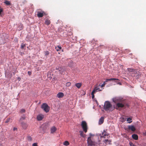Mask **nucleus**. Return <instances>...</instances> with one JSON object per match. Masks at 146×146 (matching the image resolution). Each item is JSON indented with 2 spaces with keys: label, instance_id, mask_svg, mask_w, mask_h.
Segmentation results:
<instances>
[{
  "label": "nucleus",
  "instance_id": "72a5a7b5",
  "mask_svg": "<svg viewBox=\"0 0 146 146\" xmlns=\"http://www.w3.org/2000/svg\"><path fill=\"white\" fill-rule=\"evenodd\" d=\"M27 139L29 141H31L32 140V138L30 136H28L27 137Z\"/></svg>",
  "mask_w": 146,
  "mask_h": 146
},
{
  "label": "nucleus",
  "instance_id": "9b49d317",
  "mask_svg": "<svg viewBox=\"0 0 146 146\" xmlns=\"http://www.w3.org/2000/svg\"><path fill=\"white\" fill-rule=\"evenodd\" d=\"M102 90H100V89L99 88V86H95L94 88V90L92 91V92L93 93H95L96 92L98 91H101Z\"/></svg>",
  "mask_w": 146,
  "mask_h": 146
},
{
  "label": "nucleus",
  "instance_id": "a211bd4d",
  "mask_svg": "<svg viewBox=\"0 0 146 146\" xmlns=\"http://www.w3.org/2000/svg\"><path fill=\"white\" fill-rule=\"evenodd\" d=\"M56 129V128L55 126H53L50 129L51 133H53L55 132Z\"/></svg>",
  "mask_w": 146,
  "mask_h": 146
},
{
  "label": "nucleus",
  "instance_id": "603ef678",
  "mask_svg": "<svg viewBox=\"0 0 146 146\" xmlns=\"http://www.w3.org/2000/svg\"><path fill=\"white\" fill-rule=\"evenodd\" d=\"M146 135V132H145Z\"/></svg>",
  "mask_w": 146,
  "mask_h": 146
},
{
  "label": "nucleus",
  "instance_id": "f257e3e1",
  "mask_svg": "<svg viewBox=\"0 0 146 146\" xmlns=\"http://www.w3.org/2000/svg\"><path fill=\"white\" fill-rule=\"evenodd\" d=\"M104 108L106 111H111L114 110L115 107H112V105L109 101H106L104 103Z\"/></svg>",
  "mask_w": 146,
  "mask_h": 146
},
{
  "label": "nucleus",
  "instance_id": "2eb2a0df",
  "mask_svg": "<svg viewBox=\"0 0 146 146\" xmlns=\"http://www.w3.org/2000/svg\"><path fill=\"white\" fill-rule=\"evenodd\" d=\"M104 133V135L103 136H101V137H103L105 138L106 136H108L109 135V134L107 133L106 130H105L104 129V131L102 133V135H103Z\"/></svg>",
  "mask_w": 146,
  "mask_h": 146
},
{
  "label": "nucleus",
  "instance_id": "c9c22d12",
  "mask_svg": "<svg viewBox=\"0 0 146 146\" xmlns=\"http://www.w3.org/2000/svg\"><path fill=\"white\" fill-rule=\"evenodd\" d=\"M129 144L130 146H136L133 143L131 142H130L129 143Z\"/></svg>",
  "mask_w": 146,
  "mask_h": 146
},
{
  "label": "nucleus",
  "instance_id": "bb28decb",
  "mask_svg": "<svg viewBox=\"0 0 146 146\" xmlns=\"http://www.w3.org/2000/svg\"><path fill=\"white\" fill-rule=\"evenodd\" d=\"M44 56L47 57V56L49 54V52L47 51H44Z\"/></svg>",
  "mask_w": 146,
  "mask_h": 146
},
{
  "label": "nucleus",
  "instance_id": "2f4dec72",
  "mask_svg": "<svg viewBox=\"0 0 146 146\" xmlns=\"http://www.w3.org/2000/svg\"><path fill=\"white\" fill-rule=\"evenodd\" d=\"M16 68H13V70L12 71V72L13 75H15L16 73Z\"/></svg>",
  "mask_w": 146,
  "mask_h": 146
},
{
  "label": "nucleus",
  "instance_id": "c85d7f7f",
  "mask_svg": "<svg viewBox=\"0 0 146 146\" xmlns=\"http://www.w3.org/2000/svg\"><path fill=\"white\" fill-rule=\"evenodd\" d=\"M118 99L117 98H115L113 99V101L115 103H116L117 102H119L118 101Z\"/></svg>",
  "mask_w": 146,
  "mask_h": 146
},
{
  "label": "nucleus",
  "instance_id": "473e14b6",
  "mask_svg": "<svg viewBox=\"0 0 146 146\" xmlns=\"http://www.w3.org/2000/svg\"><path fill=\"white\" fill-rule=\"evenodd\" d=\"M25 46V45L23 43H22L21 45V49H23L24 47Z\"/></svg>",
  "mask_w": 146,
  "mask_h": 146
},
{
  "label": "nucleus",
  "instance_id": "9d476101",
  "mask_svg": "<svg viewBox=\"0 0 146 146\" xmlns=\"http://www.w3.org/2000/svg\"><path fill=\"white\" fill-rule=\"evenodd\" d=\"M21 125L23 128L24 129H26L28 125L27 123L24 122L20 123Z\"/></svg>",
  "mask_w": 146,
  "mask_h": 146
},
{
  "label": "nucleus",
  "instance_id": "7ed1b4c3",
  "mask_svg": "<svg viewBox=\"0 0 146 146\" xmlns=\"http://www.w3.org/2000/svg\"><path fill=\"white\" fill-rule=\"evenodd\" d=\"M41 107L46 113H47L49 111V107L46 103H43Z\"/></svg>",
  "mask_w": 146,
  "mask_h": 146
},
{
  "label": "nucleus",
  "instance_id": "4468645a",
  "mask_svg": "<svg viewBox=\"0 0 146 146\" xmlns=\"http://www.w3.org/2000/svg\"><path fill=\"white\" fill-rule=\"evenodd\" d=\"M129 129L132 131H134L135 130V128L133 125H129L128 126Z\"/></svg>",
  "mask_w": 146,
  "mask_h": 146
},
{
  "label": "nucleus",
  "instance_id": "ddd939ff",
  "mask_svg": "<svg viewBox=\"0 0 146 146\" xmlns=\"http://www.w3.org/2000/svg\"><path fill=\"white\" fill-rule=\"evenodd\" d=\"M127 70L129 72V73L131 74V76L132 75V74H133L134 72L136 70L133 69L132 68H128Z\"/></svg>",
  "mask_w": 146,
  "mask_h": 146
},
{
  "label": "nucleus",
  "instance_id": "a878e982",
  "mask_svg": "<svg viewBox=\"0 0 146 146\" xmlns=\"http://www.w3.org/2000/svg\"><path fill=\"white\" fill-rule=\"evenodd\" d=\"M4 3L7 5H10V4H11V3H10V1H5L4 2Z\"/></svg>",
  "mask_w": 146,
  "mask_h": 146
},
{
  "label": "nucleus",
  "instance_id": "c03bdc74",
  "mask_svg": "<svg viewBox=\"0 0 146 146\" xmlns=\"http://www.w3.org/2000/svg\"><path fill=\"white\" fill-rule=\"evenodd\" d=\"M31 71H28V74L29 75H31Z\"/></svg>",
  "mask_w": 146,
  "mask_h": 146
},
{
  "label": "nucleus",
  "instance_id": "a19ab883",
  "mask_svg": "<svg viewBox=\"0 0 146 146\" xmlns=\"http://www.w3.org/2000/svg\"><path fill=\"white\" fill-rule=\"evenodd\" d=\"M33 146H38L37 145V143H34L33 144Z\"/></svg>",
  "mask_w": 146,
  "mask_h": 146
},
{
  "label": "nucleus",
  "instance_id": "3c124183",
  "mask_svg": "<svg viewBox=\"0 0 146 146\" xmlns=\"http://www.w3.org/2000/svg\"><path fill=\"white\" fill-rule=\"evenodd\" d=\"M0 146H2L1 145H0Z\"/></svg>",
  "mask_w": 146,
  "mask_h": 146
},
{
  "label": "nucleus",
  "instance_id": "cd10ccee",
  "mask_svg": "<svg viewBox=\"0 0 146 146\" xmlns=\"http://www.w3.org/2000/svg\"><path fill=\"white\" fill-rule=\"evenodd\" d=\"M80 133V134L81 136L83 137H85V134H84L83 133V132L82 131H79Z\"/></svg>",
  "mask_w": 146,
  "mask_h": 146
},
{
  "label": "nucleus",
  "instance_id": "aec40b11",
  "mask_svg": "<svg viewBox=\"0 0 146 146\" xmlns=\"http://www.w3.org/2000/svg\"><path fill=\"white\" fill-rule=\"evenodd\" d=\"M132 138L135 140H137L138 139V136L137 135L133 134L132 135Z\"/></svg>",
  "mask_w": 146,
  "mask_h": 146
},
{
  "label": "nucleus",
  "instance_id": "f704fd0d",
  "mask_svg": "<svg viewBox=\"0 0 146 146\" xmlns=\"http://www.w3.org/2000/svg\"><path fill=\"white\" fill-rule=\"evenodd\" d=\"M71 84V83L70 82H67L66 83V86L67 87L70 86Z\"/></svg>",
  "mask_w": 146,
  "mask_h": 146
},
{
  "label": "nucleus",
  "instance_id": "20e7f679",
  "mask_svg": "<svg viewBox=\"0 0 146 146\" xmlns=\"http://www.w3.org/2000/svg\"><path fill=\"white\" fill-rule=\"evenodd\" d=\"M118 80V79L115 78H111L109 79H107L106 80V81L104 82L103 84H102L101 85L100 84L99 85V86H100L102 87H103L104 86L105 84H106V82L108 81H110L111 80Z\"/></svg>",
  "mask_w": 146,
  "mask_h": 146
},
{
  "label": "nucleus",
  "instance_id": "412c9836",
  "mask_svg": "<svg viewBox=\"0 0 146 146\" xmlns=\"http://www.w3.org/2000/svg\"><path fill=\"white\" fill-rule=\"evenodd\" d=\"M23 28V25L22 24H19L17 29L19 30H22Z\"/></svg>",
  "mask_w": 146,
  "mask_h": 146
},
{
  "label": "nucleus",
  "instance_id": "79ce46f5",
  "mask_svg": "<svg viewBox=\"0 0 146 146\" xmlns=\"http://www.w3.org/2000/svg\"><path fill=\"white\" fill-rule=\"evenodd\" d=\"M108 142L109 144H111V140H108Z\"/></svg>",
  "mask_w": 146,
  "mask_h": 146
},
{
  "label": "nucleus",
  "instance_id": "f8f14e48",
  "mask_svg": "<svg viewBox=\"0 0 146 146\" xmlns=\"http://www.w3.org/2000/svg\"><path fill=\"white\" fill-rule=\"evenodd\" d=\"M26 118L25 115L24 114H23V115L21 116L19 120V122L20 123L24 122L23 121Z\"/></svg>",
  "mask_w": 146,
  "mask_h": 146
},
{
  "label": "nucleus",
  "instance_id": "6ab92c4d",
  "mask_svg": "<svg viewBox=\"0 0 146 146\" xmlns=\"http://www.w3.org/2000/svg\"><path fill=\"white\" fill-rule=\"evenodd\" d=\"M104 121V118L103 117H101L100 119H99V124H101L103 123Z\"/></svg>",
  "mask_w": 146,
  "mask_h": 146
},
{
  "label": "nucleus",
  "instance_id": "f3484780",
  "mask_svg": "<svg viewBox=\"0 0 146 146\" xmlns=\"http://www.w3.org/2000/svg\"><path fill=\"white\" fill-rule=\"evenodd\" d=\"M57 96L58 98H61L64 96V94L63 93L60 92L58 93Z\"/></svg>",
  "mask_w": 146,
  "mask_h": 146
},
{
  "label": "nucleus",
  "instance_id": "ea45409f",
  "mask_svg": "<svg viewBox=\"0 0 146 146\" xmlns=\"http://www.w3.org/2000/svg\"><path fill=\"white\" fill-rule=\"evenodd\" d=\"M95 93H93L92 92L91 95H92V98H93L94 97V94Z\"/></svg>",
  "mask_w": 146,
  "mask_h": 146
},
{
  "label": "nucleus",
  "instance_id": "39448f33",
  "mask_svg": "<svg viewBox=\"0 0 146 146\" xmlns=\"http://www.w3.org/2000/svg\"><path fill=\"white\" fill-rule=\"evenodd\" d=\"M81 126L84 131L86 133L87 131V126L86 122L85 121H82V122Z\"/></svg>",
  "mask_w": 146,
  "mask_h": 146
},
{
  "label": "nucleus",
  "instance_id": "09e8293b",
  "mask_svg": "<svg viewBox=\"0 0 146 146\" xmlns=\"http://www.w3.org/2000/svg\"><path fill=\"white\" fill-rule=\"evenodd\" d=\"M44 125H42V127L43 126H44Z\"/></svg>",
  "mask_w": 146,
  "mask_h": 146
},
{
  "label": "nucleus",
  "instance_id": "1a4fd4ad",
  "mask_svg": "<svg viewBox=\"0 0 146 146\" xmlns=\"http://www.w3.org/2000/svg\"><path fill=\"white\" fill-rule=\"evenodd\" d=\"M56 70L58 71L60 74H62L64 71L65 70L64 68L58 67L56 68Z\"/></svg>",
  "mask_w": 146,
  "mask_h": 146
},
{
  "label": "nucleus",
  "instance_id": "393cba45",
  "mask_svg": "<svg viewBox=\"0 0 146 146\" xmlns=\"http://www.w3.org/2000/svg\"><path fill=\"white\" fill-rule=\"evenodd\" d=\"M61 48H62V47L59 46H57L56 47H55V49H56V50L57 51H59V50H60V49H61Z\"/></svg>",
  "mask_w": 146,
  "mask_h": 146
},
{
  "label": "nucleus",
  "instance_id": "423d86ee",
  "mask_svg": "<svg viewBox=\"0 0 146 146\" xmlns=\"http://www.w3.org/2000/svg\"><path fill=\"white\" fill-rule=\"evenodd\" d=\"M134 72L133 74H132L131 76L135 77L137 79H139L140 76V73L137 70Z\"/></svg>",
  "mask_w": 146,
  "mask_h": 146
},
{
  "label": "nucleus",
  "instance_id": "0eeeda50",
  "mask_svg": "<svg viewBox=\"0 0 146 146\" xmlns=\"http://www.w3.org/2000/svg\"><path fill=\"white\" fill-rule=\"evenodd\" d=\"M87 143L89 145L92 146L95 144V142L92 141L91 138V137H88L87 140Z\"/></svg>",
  "mask_w": 146,
  "mask_h": 146
},
{
  "label": "nucleus",
  "instance_id": "b1692460",
  "mask_svg": "<svg viewBox=\"0 0 146 146\" xmlns=\"http://www.w3.org/2000/svg\"><path fill=\"white\" fill-rule=\"evenodd\" d=\"M69 144L70 143L69 142L67 141H64L63 143V145L65 146L68 145H69Z\"/></svg>",
  "mask_w": 146,
  "mask_h": 146
},
{
  "label": "nucleus",
  "instance_id": "4c0bfd02",
  "mask_svg": "<svg viewBox=\"0 0 146 146\" xmlns=\"http://www.w3.org/2000/svg\"><path fill=\"white\" fill-rule=\"evenodd\" d=\"M118 80H119L118 79ZM117 80H114V82H117V84H119V85H121V83L120 82H117L116 81ZM118 81L119 80H117Z\"/></svg>",
  "mask_w": 146,
  "mask_h": 146
},
{
  "label": "nucleus",
  "instance_id": "7c9ffc66",
  "mask_svg": "<svg viewBox=\"0 0 146 146\" xmlns=\"http://www.w3.org/2000/svg\"><path fill=\"white\" fill-rule=\"evenodd\" d=\"M131 119L130 118V117L128 118L127 119V121H128V123H130L132 121H131Z\"/></svg>",
  "mask_w": 146,
  "mask_h": 146
},
{
  "label": "nucleus",
  "instance_id": "dca6fc26",
  "mask_svg": "<svg viewBox=\"0 0 146 146\" xmlns=\"http://www.w3.org/2000/svg\"><path fill=\"white\" fill-rule=\"evenodd\" d=\"M43 118V116L42 115H39L37 117V119L39 121L41 120Z\"/></svg>",
  "mask_w": 146,
  "mask_h": 146
},
{
  "label": "nucleus",
  "instance_id": "e433bc0d",
  "mask_svg": "<svg viewBox=\"0 0 146 146\" xmlns=\"http://www.w3.org/2000/svg\"><path fill=\"white\" fill-rule=\"evenodd\" d=\"M25 109H22L21 110V111H20V112L21 113H25Z\"/></svg>",
  "mask_w": 146,
  "mask_h": 146
},
{
  "label": "nucleus",
  "instance_id": "5701e85b",
  "mask_svg": "<svg viewBox=\"0 0 146 146\" xmlns=\"http://www.w3.org/2000/svg\"><path fill=\"white\" fill-rule=\"evenodd\" d=\"M50 21L47 19H46L45 21V24L47 25H49L50 24Z\"/></svg>",
  "mask_w": 146,
  "mask_h": 146
},
{
  "label": "nucleus",
  "instance_id": "49530a36",
  "mask_svg": "<svg viewBox=\"0 0 146 146\" xmlns=\"http://www.w3.org/2000/svg\"><path fill=\"white\" fill-rule=\"evenodd\" d=\"M89 135H90V137H91L92 136H94V135L92 134L91 133H90Z\"/></svg>",
  "mask_w": 146,
  "mask_h": 146
},
{
  "label": "nucleus",
  "instance_id": "4be33fe9",
  "mask_svg": "<svg viewBox=\"0 0 146 146\" xmlns=\"http://www.w3.org/2000/svg\"><path fill=\"white\" fill-rule=\"evenodd\" d=\"M75 85L78 88H79L82 85L81 83H76L75 84Z\"/></svg>",
  "mask_w": 146,
  "mask_h": 146
},
{
  "label": "nucleus",
  "instance_id": "37998d69",
  "mask_svg": "<svg viewBox=\"0 0 146 146\" xmlns=\"http://www.w3.org/2000/svg\"><path fill=\"white\" fill-rule=\"evenodd\" d=\"M108 139H105V140H104V142L105 143H106V142H107V141H108Z\"/></svg>",
  "mask_w": 146,
  "mask_h": 146
},
{
  "label": "nucleus",
  "instance_id": "de8ad7c7",
  "mask_svg": "<svg viewBox=\"0 0 146 146\" xmlns=\"http://www.w3.org/2000/svg\"><path fill=\"white\" fill-rule=\"evenodd\" d=\"M17 129V128H15V127H14V128H13V130L15 131V130L16 129Z\"/></svg>",
  "mask_w": 146,
  "mask_h": 146
},
{
  "label": "nucleus",
  "instance_id": "f03ea898",
  "mask_svg": "<svg viewBox=\"0 0 146 146\" xmlns=\"http://www.w3.org/2000/svg\"><path fill=\"white\" fill-rule=\"evenodd\" d=\"M129 105L127 104H125L124 102L118 103L116 104V108H122L124 107H129Z\"/></svg>",
  "mask_w": 146,
  "mask_h": 146
},
{
  "label": "nucleus",
  "instance_id": "58836bf2",
  "mask_svg": "<svg viewBox=\"0 0 146 146\" xmlns=\"http://www.w3.org/2000/svg\"><path fill=\"white\" fill-rule=\"evenodd\" d=\"M95 144L93 145V146H97L98 145H99L100 144V143H97L95 142Z\"/></svg>",
  "mask_w": 146,
  "mask_h": 146
},
{
  "label": "nucleus",
  "instance_id": "c756f323",
  "mask_svg": "<svg viewBox=\"0 0 146 146\" xmlns=\"http://www.w3.org/2000/svg\"><path fill=\"white\" fill-rule=\"evenodd\" d=\"M121 121L123 122L124 121H126V118L123 117H121Z\"/></svg>",
  "mask_w": 146,
  "mask_h": 146
},
{
  "label": "nucleus",
  "instance_id": "8fccbe9b",
  "mask_svg": "<svg viewBox=\"0 0 146 146\" xmlns=\"http://www.w3.org/2000/svg\"><path fill=\"white\" fill-rule=\"evenodd\" d=\"M44 129H43V130H44Z\"/></svg>",
  "mask_w": 146,
  "mask_h": 146
},
{
  "label": "nucleus",
  "instance_id": "a18cd8bd",
  "mask_svg": "<svg viewBox=\"0 0 146 146\" xmlns=\"http://www.w3.org/2000/svg\"><path fill=\"white\" fill-rule=\"evenodd\" d=\"M9 121V119H8L7 120H6V121H5V122L6 123H8Z\"/></svg>",
  "mask_w": 146,
  "mask_h": 146
},
{
  "label": "nucleus",
  "instance_id": "6e6552de",
  "mask_svg": "<svg viewBox=\"0 0 146 146\" xmlns=\"http://www.w3.org/2000/svg\"><path fill=\"white\" fill-rule=\"evenodd\" d=\"M45 14V13L44 11H41L37 12V16L39 18L42 17Z\"/></svg>",
  "mask_w": 146,
  "mask_h": 146
}]
</instances>
